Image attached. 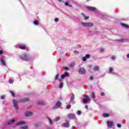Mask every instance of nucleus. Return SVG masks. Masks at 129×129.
Here are the masks:
<instances>
[{"mask_svg": "<svg viewBox=\"0 0 129 129\" xmlns=\"http://www.w3.org/2000/svg\"><path fill=\"white\" fill-rule=\"evenodd\" d=\"M82 25L83 27H87V28H91V27H93V23L91 22H82Z\"/></svg>", "mask_w": 129, "mask_h": 129, "instance_id": "nucleus-1", "label": "nucleus"}, {"mask_svg": "<svg viewBox=\"0 0 129 129\" xmlns=\"http://www.w3.org/2000/svg\"><path fill=\"white\" fill-rule=\"evenodd\" d=\"M78 72L79 74L84 75L86 73V70L84 68H80Z\"/></svg>", "mask_w": 129, "mask_h": 129, "instance_id": "nucleus-2", "label": "nucleus"}, {"mask_svg": "<svg viewBox=\"0 0 129 129\" xmlns=\"http://www.w3.org/2000/svg\"><path fill=\"white\" fill-rule=\"evenodd\" d=\"M21 59L22 60H24V61H28L29 60V55L28 54H23L21 56H20Z\"/></svg>", "mask_w": 129, "mask_h": 129, "instance_id": "nucleus-3", "label": "nucleus"}, {"mask_svg": "<svg viewBox=\"0 0 129 129\" xmlns=\"http://www.w3.org/2000/svg\"><path fill=\"white\" fill-rule=\"evenodd\" d=\"M84 103H87L88 101H90V98L88 96H85V98L83 99Z\"/></svg>", "mask_w": 129, "mask_h": 129, "instance_id": "nucleus-4", "label": "nucleus"}, {"mask_svg": "<svg viewBox=\"0 0 129 129\" xmlns=\"http://www.w3.org/2000/svg\"><path fill=\"white\" fill-rule=\"evenodd\" d=\"M68 118L70 119H75L76 118V116L74 114H69L68 115Z\"/></svg>", "mask_w": 129, "mask_h": 129, "instance_id": "nucleus-5", "label": "nucleus"}, {"mask_svg": "<svg viewBox=\"0 0 129 129\" xmlns=\"http://www.w3.org/2000/svg\"><path fill=\"white\" fill-rule=\"evenodd\" d=\"M13 102L14 107H15V109L17 110V109H18V101H17V100H13Z\"/></svg>", "mask_w": 129, "mask_h": 129, "instance_id": "nucleus-6", "label": "nucleus"}, {"mask_svg": "<svg viewBox=\"0 0 129 129\" xmlns=\"http://www.w3.org/2000/svg\"><path fill=\"white\" fill-rule=\"evenodd\" d=\"M27 123L25 121H21L16 123V125H23Z\"/></svg>", "mask_w": 129, "mask_h": 129, "instance_id": "nucleus-7", "label": "nucleus"}, {"mask_svg": "<svg viewBox=\"0 0 129 129\" xmlns=\"http://www.w3.org/2000/svg\"><path fill=\"white\" fill-rule=\"evenodd\" d=\"M25 116L29 117V116H32L33 115V112L27 111L25 113Z\"/></svg>", "mask_w": 129, "mask_h": 129, "instance_id": "nucleus-8", "label": "nucleus"}, {"mask_svg": "<svg viewBox=\"0 0 129 129\" xmlns=\"http://www.w3.org/2000/svg\"><path fill=\"white\" fill-rule=\"evenodd\" d=\"M26 101H29V98H24L23 99H21L20 100H19V102L21 103L26 102Z\"/></svg>", "mask_w": 129, "mask_h": 129, "instance_id": "nucleus-9", "label": "nucleus"}, {"mask_svg": "<svg viewBox=\"0 0 129 129\" xmlns=\"http://www.w3.org/2000/svg\"><path fill=\"white\" fill-rule=\"evenodd\" d=\"M107 124L108 127H112V125H113V122L111 121H108L107 122Z\"/></svg>", "mask_w": 129, "mask_h": 129, "instance_id": "nucleus-10", "label": "nucleus"}, {"mask_svg": "<svg viewBox=\"0 0 129 129\" xmlns=\"http://www.w3.org/2000/svg\"><path fill=\"white\" fill-rule=\"evenodd\" d=\"M88 10H89L90 11H91L92 12H94V11H96V8L95 7H89L88 6L87 7Z\"/></svg>", "mask_w": 129, "mask_h": 129, "instance_id": "nucleus-11", "label": "nucleus"}, {"mask_svg": "<svg viewBox=\"0 0 129 129\" xmlns=\"http://www.w3.org/2000/svg\"><path fill=\"white\" fill-rule=\"evenodd\" d=\"M1 62L2 65H3V66H7V64L6 63V61H5V59H4V58L2 57L1 58Z\"/></svg>", "mask_w": 129, "mask_h": 129, "instance_id": "nucleus-12", "label": "nucleus"}, {"mask_svg": "<svg viewBox=\"0 0 129 129\" xmlns=\"http://www.w3.org/2000/svg\"><path fill=\"white\" fill-rule=\"evenodd\" d=\"M68 76H69V74L68 73H66L64 74L61 75V79H64V78Z\"/></svg>", "mask_w": 129, "mask_h": 129, "instance_id": "nucleus-13", "label": "nucleus"}, {"mask_svg": "<svg viewBox=\"0 0 129 129\" xmlns=\"http://www.w3.org/2000/svg\"><path fill=\"white\" fill-rule=\"evenodd\" d=\"M61 105V102L59 101H57L55 105L56 108H58V107H60Z\"/></svg>", "mask_w": 129, "mask_h": 129, "instance_id": "nucleus-14", "label": "nucleus"}, {"mask_svg": "<svg viewBox=\"0 0 129 129\" xmlns=\"http://www.w3.org/2000/svg\"><path fill=\"white\" fill-rule=\"evenodd\" d=\"M120 25L122 26V27H123V28H125L126 29H128L129 28L128 25L124 23H121Z\"/></svg>", "mask_w": 129, "mask_h": 129, "instance_id": "nucleus-15", "label": "nucleus"}, {"mask_svg": "<svg viewBox=\"0 0 129 129\" xmlns=\"http://www.w3.org/2000/svg\"><path fill=\"white\" fill-rule=\"evenodd\" d=\"M16 121L15 119H12L9 120L8 122H7L8 124H12V123H14Z\"/></svg>", "mask_w": 129, "mask_h": 129, "instance_id": "nucleus-16", "label": "nucleus"}, {"mask_svg": "<svg viewBox=\"0 0 129 129\" xmlns=\"http://www.w3.org/2000/svg\"><path fill=\"white\" fill-rule=\"evenodd\" d=\"M70 99L71 101H74V99H75V95L73 93H72V96Z\"/></svg>", "mask_w": 129, "mask_h": 129, "instance_id": "nucleus-17", "label": "nucleus"}, {"mask_svg": "<svg viewBox=\"0 0 129 129\" xmlns=\"http://www.w3.org/2000/svg\"><path fill=\"white\" fill-rule=\"evenodd\" d=\"M62 125H64V127H69V122L63 123L62 124Z\"/></svg>", "mask_w": 129, "mask_h": 129, "instance_id": "nucleus-18", "label": "nucleus"}, {"mask_svg": "<svg viewBox=\"0 0 129 129\" xmlns=\"http://www.w3.org/2000/svg\"><path fill=\"white\" fill-rule=\"evenodd\" d=\"M81 15H82L84 20H88V19H89V17H87L84 14L81 13Z\"/></svg>", "mask_w": 129, "mask_h": 129, "instance_id": "nucleus-19", "label": "nucleus"}, {"mask_svg": "<svg viewBox=\"0 0 129 129\" xmlns=\"http://www.w3.org/2000/svg\"><path fill=\"white\" fill-rule=\"evenodd\" d=\"M19 48L20 49H21L22 50H25L26 49V46H25V45H20L19 46Z\"/></svg>", "mask_w": 129, "mask_h": 129, "instance_id": "nucleus-20", "label": "nucleus"}, {"mask_svg": "<svg viewBox=\"0 0 129 129\" xmlns=\"http://www.w3.org/2000/svg\"><path fill=\"white\" fill-rule=\"evenodd\" d=\"M109 71L110 72V73H112L113 74H114V72H113V68H110L109 69Z\"/></svg>", "mask_w": 129, "mask_h": 129, "instance_id": "nucleus-21", "label": "nucleus"}, {"mask_svg": "<svg viewBox=\"0 0 129 129\" xmlns=\"http://www.w3.org/2000/svg\"><path fill=\"white\" fill-rule=\"evenodd\" d=\"M93 70H94V71H98V70H99V68L98 67H94Z\"/></svg>", "mask_w": 129, "mask_h": 129, "instance_id": "nucleus-22", "label": "nucleus"}, {"mask_svg": "<svg viewBox=\"0 0 129 129\" xmlns=\"http://www.w3.org/2000/svg\"><path fill=\"white\" fill-rule=\"evenodd\" d=\"M103 116L104 117H108V116H109V114L108 113H104L103 114Z\"/></svg>", "mask_w": 129, "mask_h": 129, "instance_id": "nucleus-23", "label": "nucleus"}, {"mask_svg": "<svg viewBox=\"0 0 129 129\" xmlns=\"http://www.w3.org/2000/svg\"><path fill=\"white\" fill-rule=\"evenodd\" d=\"M50 124H53V121L50 118H48Z\"/></svg>", "mask_w": 129, "mask_h": 129, "instance_id": "nucleus-24", "label": "nucleus"}, {"mask_svg": "<svg viewBox=\"0 0 129 129\" xmlns=\"http://www.w3.org/2000/svg\"><path fill=\"white\" fill-rule=\"evenodd\" d=\"M21 129H28L29 127L28 126H22L20 127Z\"/></svg>", "mask_w": 129, "mask_h": 129, "instance_id": "nucleus-25", "label": "nucleus"}, {"mask_svg": "<svg viewBox=\"0 0 129 129\" xmlns=\"http://www.w3.org/2000/svg\"><path fill=\"white\" fill-rule=\"evenodd\" d=\"M92 98H95V94L93 92L92 93Z\"/></svg>", "mask_w": 129, "mask_h": 129, "instance_id": "nucleus-26", "label": "nucleus"}, {"mask_svg": "<svg viewBox=\"0 0 129 129\" xmlns=\"http://www.w3.org/2000/svg\"><path fill=\"white\" fill-rule=\"evenodd\" d=\"M60 119H61V117L60 116H57L55 118V120L57 121L60 120Z\"/></svg>", "mask_w": 129, "mask_h": 129, "instance_id": "nucleus-27", "label": "nucleus"}, {"mask_svg": "<svg viewBox=\"0 0 129 129\" xmlns=\"http://www.w3.org/2000/svg\"><path fill=\"white\" fill-rule=\"evenodd\" d=\"M34 25H35L36 26H38V25H39V23H38V21H35L34 22Z\"/></svg>", "mask_w": 129, "mask_h": 129, "instance_id": "nucleus-28", "label": "nucleus"}, {"mask_svg": "<svg viewBox=\"0 0 129 129\" xmlns=\"http://www.w3.org/2000/svg\"><path fill=\"white\" fill-rule=\"evenodd\" d=\"M71 108V105L69 104L67 106V109H70V108Z\"/></svg>", "mask_w": 129, "mask_h": 129, "instance_id": "nucleus-29", "label": "nucleus"}, {"mask_svg": "<svg viewBox=\"0 0 129 129\" xmlns=\"http://www.w3.org/2000/svg\"><path fill=\"white\" fill-rule=\"evenodd\" d=\"M38 104H40L41 105L44 104V103L42 101H38Z\"/></svg>", "mask_w": 129, "mask_h": 129, "instance_id": "nucleus-30", "label": "nucleus"}, {"mask_svg": "<svg viewBox=\"0 0 129 129\" xmlns=\"http://www.w3.org/2000/svg\"><path fill=\"white\" fill-rule=\"evenodd\" d=\"M99 51H100V52H103V51H104V48H100L99 49Z\"/></svg>", "mask_w": 129, "mask_h": 129, "instance_id": "nucleus-31", "label": "nucleus"}, {"mask_svg": "<svg viewBox=\"0 0 129 129\" xmlns=\"http://www.w3.org/2000/svg\"><path fill=\"white\" fill-rule=\"evenodd\" d=\"M10 93H11L12 95L15 97V93L13 91H10Z\"/></svg>", "mask_w": 129, "mask_h": 129, "instance_id": "nucleus-32", "label": "nucleus"}, {"mask_svg": "<svg viewBox=\"0 0 129 129\" xmlns=\"http://www.w3.org/2000/svg\"><path fill=\"white\" fill-rule=\"evenodd\" d=\"M74 65H75L74 62H72V63L70 64L71 67H74Z\"/></svg>", "mask_w": 129, "mask_h": 129, "instance_id": "nucleus-33", "label": "nucleus"}, {"mask_svg": "<svg viewBox=\"0 0 129 129\" xmlns=\"http://www.w3.org/2000/svg\"><path fill=\"white\" fill-rule=\"evenodd\" d=\"M63 87V83H60L59 85V88H62Z\"/></svg>", "mask_w": 129, "mask_h": 129, "instance_id": "nucleus-34", "label": "nucleus"}, {"mask_svg": "<svg viewBox=\"0 0 129 129\" xmlns=\"http://www.w3.org/2000/svg\"><path fill=\"white\" fill-rule=\"evenodd\" d=\"M58 77H59V75H56V76H55V80H57V79H58Z\"/></svg>", "mask_w": 129, "mask_h": 129, "instance_id": "nucleus-35", "label": "nucleus"}, {"mask_svg": "<svg viewBox=\"0 0 129 129\" xmlns=\"http://www.w3.org/2000/svg\"><path fill=\"white\" fill-rule=\"evenodd\" d=\"M58 21H59V19H58L57 18H55L54 22L57 23V22H58Z\"/></svg>", "mask_w": 129, "mask_h": 129, "instance_id": "nucleus-36", "label": "nucleus"}, {"mask_svg": "<svg viewBox=\"0 0 129 129\" xmlns=\"http://www.w3.org/2000/svg\"><path fill=\"white\" fill-rule=\"evenodd\" d=\"M77 114H78V115H80V114H81V111H78Z\"/></svg>", "mask_w": 129, "mask_h": 129, "instance_id": "nucleus-37", "label": "nucleus"}, {"mask_svg": "<svg viewBox=\"0 0 129 129\" xmlns=\"http://www.w3.org/2000/svg\"><path fill=\"white\" fill-rule=\"evenodd\" d=\"M111 59L113 60H115V57H114V56H111Z\"/></svg>", "mask_w": 129, "mask_h": 129, "instance_id": "nucleus-38", "label": "nucleus"}, {"mask_svg": "<svg viewBox=\"0 0 129 129\" xmlns=\"http://www.w3.org/2000/svg\"><path fill=\"white\" fill-rule=\"evenodd\" d=\"M65 6H69V4L68 3V2H67L64 3Z\"/></svg>", "mask_w": 129, "mask_h": 129, "instance_id": "nucleus-39", "label": "nucleus"}, {"mask_svg": "<svg viewBox=\"0 0 129 129\" xmlns=\"http://www.w3.org/2000/svg\"><path fill=\"white\" fill-rule=\"evenodd\" d=\"M90 57V55L89 54H86V58H89Z\"/></svg>", "mask_w": 129, "mask_h": 129, "instance_id": "nucleus-40", "label": "nucleus"}, {"mask_svg": "<svg viewBox=\"0 0 129 129\" xmlns=\"http://www.w3.org/2000/svg\"><path fill=\"white\" fill-rule=\"evenodd\" d=\"M86 60H87V59H86V57H83V61H86Z\"/></svg>", "mask_w": 129, "mask_h": 129, "instance_id": "nucleus-41", "label": "nucleus"}, {"mask_svg": "<svg viewBox=\"0 0 129 129\" xmlns=\"http://www.w3.org/2000/svg\"><path fill=\"white\" fill-rule=\"evenodd\" d=\"M117 127H121V125L120 124H117Z\"/></svg>", "mask_w": 129, "mask_h": 129, "instance_id": "nucleus-42", "label": "nucleus"}, {"mask_svg": "<svg viewBox=\"0 0 129 129\" xmlns=\"http://www.w3.org/2000/svg\"><path fill=\"white\" fill-rule=\"evenodd\" d=\"M74 52L75 53V54H78V53H79L77 50L74 51Z\"/></svg>", "mask_w": 129, "mask_h": 129, "instance_id": "nucleus-43", "label": "nucleus"}, {"mask_svg": "<svg viewBox=\"0 0 129 129\" xmlns=\"http://www.w3.org/2000/svg\"><path fill=\"white\" fill-rule=\"evenodd\" d=\"M9 83H10V84H12L13 83V80H9Z\"/></svg>", "mask_w": 129, "mask_h": 129, "instance_id": "nucleus-44", "label": "nucleus"}, {"mask_svg": "<svg viewBox=\"0 0 129 129\" xmlns=\"http://www.w3.org/2000/svg\"><path fill=\"white\" fill-rule=\"evenodd\" d=\"M90 80H93V77H90Z\"/></svg>", "mask_w": 129, "mask_h": 129, "instance_id": "nucleus-45", "label": "nucleus"}, {"mask_svg": "<svg viewBox=\"0 0 129 129\" xmlns=\"http://www.w3.org/2000/svg\"><path fill=\"white\" fill-rule=\"evenodd\" d=\"M1 99H4V98H5V96H1Z\"/></svg>", "mask_w": 129, "mask_h": 129, "instance_id": "nucleus-46", "label": "nucleus"}, {"mask_svg": "<svg viewBox=\"0 0 129 129\" xmlns=\"http://www.w3.org/2000/svg\"><path fill=\"white\" fill-rule=\"evenodd\" d=\"M35 126H40V125H39V124H38V123H36Z\"/></svg>", "mask_w": 129, "mask_h": 129, "instance_id": "nucleus-47", "label": "nucleus"}, {"mask_svg": "<svg viewBox=\"0 0 129 129\" xmlns=\"http://www.w3.org/2000/svg\"><path fill=\"white\" fill-rule=\"evenodd\" d=\"M64 69H65V70H69V69L68 67H65Z\"/></svg>", "mask_w": 129, "mask_h": 129, "instance_id": "nucleus-48", "label": "nucleus"}, {"mask_svg": "<svg viewBox=\"0 0 129 129\" xmlns=\"http://www.w3.org/2000/svg\"><path fill=\"white\" fill-rule=\"evenodd\" d=\"M58 2L61 3V2H62V3H64V1L63 0H58Z\"/></svg>", "mask_w": 129, "mask_h": 129, "instance_id": "nucleus-49", "label": "nucleus"}, {"mask_svg": "<svg viewBox=\"0 0 129 129\" xmlns=\"http://www.w3.org/2000/svg\"><path fill=\"white\" fill-rule=\"evenodd\" d=\"M119 42H123V39H119Z\"/></svg>", "mask_w": 129, "mask_h": 129, "instance_id": "nucleus-50", "label": "nucleus"}, {"mask_svg": "<svg viewBox=\"0 0 129 129\" xmlns=\"http://www.w3.org/2000/svg\"><path fill=\"white\" fill-rule=\"evenodd\" d=\"M126 57L128 58V59H129V53L127 54Z\"/></svg>", "mask_w": 129, "mask_h": 129, "instance_id": "nucleus-51", "label": "nucleus"}, {"mask_svg": "<svg viewBox=\"0 0 129 129\" xmlns=\"http://www.w3.org/2000/svg\"><path fill=\"white\" fill-rule=\"evenodd\" d=\"M101 96H103V95H104V93H101Z\"/></svg>", "mask_w": 129, "mask_h": 129, "instance_id": "nucleus-52", "label": "nucleus"}, {"mask_svg": "<svg viewBox=\"0 0 129 129\" xmlns=\"http://www.w3.org/2000/svg\"><path fill=\"white\" fill-rule=\"evenodd\" d=\"M68 7H69L70 8H72V5H70L69 4Z\"/></svg>", "mask_w": 129, "mask_h": 129, "instance_id": "nucleus-53", "label": "nucleus"}, {"mask_svg": "<svg viewBox=\"0 0 129 129\" xmlns=\"http://www.w3.org/2000/svg\"><path fill=\"white\" fill-rule=\"evenodd\" d=\"M3 54V51L0 50V55H2Z\"/></svg>", "mask_w": 129, "mask_h": 129, "instance_id": "nucleus-54", "label": "nucleus"}, {"mask_svg": "<svg viewBox=\"0 0 129 129\" xmlns=\"http://www.w3.org/2000/svg\"><path fill=\"white\" fill-rule=\"evenodd\" d=\"M72 129L75 128V126H73L72 127Z\"/></svg>", "mask_w": 129, "mask_h": 129, "instance_id": "nucleus-55", "label": "nucleus"}, {"mask_svg": "<svg viewBox=\"0 0 129 129\" xmlns=\"http://www.w3.org/2000/svg\"><path fill=\"white\" fill-rule=\"evenodd\" d=\"M85 108H86V109H88V106H85Z\"/></svg>", "mask_w": 129, "mask_h": 129, "instance_id": "nucleus-56", "label": "nucleus"}, {"mask_svg": "<svg viewBox=\"0 0 129 129\" xmlns=\"http://www.w3.org/2000/svg\"><path fill=\"white\" fill-rule=\"evenodd\" d=\"M58 80L59 81H61V79H58Z\"/></svg>", "mask_w": 129, "mask_h": 129, "instance_id": "nucleus-57", "label": "nucleus"}, {"mask_svg": "<svg viewBox=\"0 0 129 129\" xmlns=\"http://www.w3.org/2000/svg\"><path fill=\"white\" fill-rule=\"evenodd\" d=\"M14 128H16V126H13Z\"/></svg>", "mask_w": 129, "mask_h": 129, "instance_id": "nucleus-58", "label": "nucleus"}, {"mask_svg": "<svg viewBox=\"0 0 129 129\" xmlns=\"http://www.w3.org/2000/svg\"><path fill=\"white\" fill-rule=\"evenodd\" d=\"M88 1H89V0H87V2H88Z\"/></svg>", "mask_w": 129, "mask_h": 129, "instance_id": "nucleus-59", "label": "nucleus"}]
</instances>
